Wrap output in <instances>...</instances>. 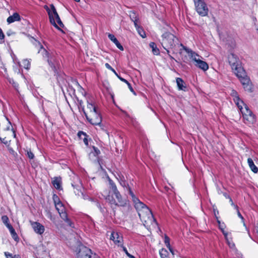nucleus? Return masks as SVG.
<instances>
[{"label":"nucleus","instance_id":"1","mask_svg":"<svg viewBox=\"0 0 258 258\" xmlns=\"http://www.w3.org/2000/svg\"><path fill=\"white\" fill-rule=\"evenodd\" d=\"M138 215L144 225L147 228L150 227L151 225L153 227H155L157 225V223L154 218L151 210L148 207L145 208L143 211L139 212Z\"/></svg>","mask_w":258,"mask_h":258},{"label":"nucleus","instance_id":"2","mask_svg":"<svg viewBox=\"0 0 258 258\" xmlns=\"http://www.w3.org/2000/svg\"><path fill=\"white\" fill-rule=\"evenodd\" d=\"M161 44L167 53H169L168 48H173L177 43L178 39L172 34L165 32L162 35Z\"/></svg>","mask_w":258,"mask_h":258},{"label":"nucleus","instance_id":"3","mask_svg":"<svg viewBox=\"0 0 258 258\" xmlns=\"http://www.w3.org/2000/svg\"><path fill=\"white\" fill-rule=\"evenodd\" d=\"M47 11L49 15L50 23L58 30H61V28L64 27L57 12L53 5L50 6V9H47Z\"/></svg>","mask_w":258,"mask_h":258},{"label":"nucleus","instance_id":"4","mask_svg":"<svg viewBox=\"0 0 258 258\" xmlns=\"http://www.w3.org/2000/svg\"><path fill=\"white\" fill-rule=\"evenodd\" d=\"M240 110L244 122L247 125H252L256 122V117L252 112L249 109L248 107L244 103L238 107Z\"/></svg>","mask_w":258,"mask_h":258},{"label":"nucleus","instance_id":"5","mask_svg":"<svg viewBox=\"0 0 258 258\" xmlns=\"http://www.w3.org/2000/svg\"><path fill=\"white\" fill-rule=\"evenodd\" d=\"M240 71L236 72L235 75L239 78L245 90L252 91V87L250 79L247 77L243 69L240 68Z\"/></svg>","mask_w":258,"mask_h":258},{"label":"nucleus","instance_id":"6","mask_svg":"<svg viewBox=\"0 0 258 258\" xmlns=\"http://www.w3.org/2000/svg\"><path fill=\"white\" fill-rule=\"evenodd\" d=\"M114 195L116 199V201L109 195L105 198L106 201L110 204L111 208L114 209L117 206H124L126 203L122 200V196L119 191L115 193Z\"/></svg>","mask_w":258,"mask_h":258},{"label":"nucleus","instance_id":"7","mask_svg":"<svg viewBox=\"0 0 258 258\" xmlns=\"http://www.w3.org/2000/svg\"><path fill=\"white\" fill-rule=\"evenodd\" d=\"M36 41V45L40 47V49L38 50V53H41L44 57L47 58V61L50 65V66L52 68L54 72L56 71V64L57 62L55 61V59L52 57H49L48 52L46 50V49L43 48V46L40 44L39 42H37L35 39H34Z\"/></svg>","mask_w":258,"mask_h":258},{"label":"nucleus","instance_id":"8","mask_svg":"<svg viewBox=\"0 0 258 258\" xmlns=\"http://www.w3.org/2000/svg\"><path fill=\"white\" fill-rule=\"evenodd\" d=\"M228 58L229 64L234 74L236 73V72L240 71V68L243 69L239 58L233 53L229 54Z\"/></svg>","mask_w":258,"mask_h":258},{"label":"nucleus","instance_id":"9","mask_svg":"<svg viewBox=\"0 0 258 258\" xmlns=\"http://www.w3.org/2000/svg\"><path fill=\"white\" fill-rule=\"evenodd\" d=\"M96 255L90 248L83 245H79V250L77 253V258H95Z\"/></svg>","mask_w":258,"mask_h":258},{"label":"nucleus","instance_id":"10","mask_svg":"<svg viewBox=\"0 0 258 258\" xmlns=\"http://www.w3.org/2000/svg\"><path fill=\"white\" fill-rule=\"evenodd\" d=\"M85 116L88 121L93 125H99L101 123L102 118L98 110L94 112L85 113Z\"/></svg>","mask_w":258,"mask_h":258},{"label":"nucleus","instance_id":"11","mask_svg":"<svg viewBox=\"0 0 258 258\" xmlns=\"http://www.w3.org/2000/svg\"><path fill=\"white\" fill-rule=\"evenodd\" d=\"M195 5L196 11L200 15L205 16L208 14V9L206 4L202 0L196 1Z\"/></svg>","mask_w":258,"mask_h":258},{"label":"nucleus","instance_id":"12","mask_svg":"<svg viewBox=\"0 0 258 258\" xmlns=\"http://www.w3.org/2000/svg\"><path fill=\"white\" fill-rule=\"evenodd\" d=\"M31 226L34 231L37 234H42L44 232V227L40 223L31 222Z\"/></svg>","mask_w":258,"mask_h":258},{"label":"nucleus","instance_id":"13","mask_svg":"<svg viewBox=\"0 0 258 258\" xmlns=\"http://www.w3.org/2000/svg\"><path fill=\"white\" fill-rule=\"evenodd\" d=\"M110 239L113 240L115 244H118V245L122 244V237L117 232H112L111 235Z\"/></svg>","mask_w":258,"mask_h":258},{"label":"nucleus","instance_id":"14","mask_svg":"<svg viewBox=\"0 0 258 258\" xmlns=\"http://www.w3.org/2000/svg\"><path fill=\"white\" fill-rule=\"evenodd\" d=\"M92 149L93 150L91 151L89 154V159L93 161H97L98 159V155L100 154V151L95 146H92Z\"/></svg>","mask_w":258,"mask_h":258},{"label":"nucleus","instance_id":"15","mask_svg":"<svg viewBox=\"0 0 258 258\" xmlns=\"http://www.w3.org/2000/svg\"><path fill=\"white\" fill-rule=\"evenodd\" d=\"M231 95L233 97V100L238 107L241 105H244V103L240 99L238 93L236 91L234 90H232Z\"/></svg>","mask_w":258,"mask_h":258},{"label":"nucleus","instance_id":"16","mask_svg":"<svg viewBox=\"0 0 258 258\" xmlns=\"http://www.w3.org/2000/svg\"><path fill=\"white\" fill-rule=\"evenodd\" d=\"M21 20V17L18 13H15L13 15L9 16L7 19V23L10 24L16 21H20Z\"/></svg>","mask_w":258,"mask_h":258},{"label":"nucleus","instance_id":"17","mask_svg":"<svg viewBox=\"0 0 258 258\" xmlns=\"http://www.w3.org/2000/svg\"><path fill=\"white\" fill-rule=\"evenodd\" d=\"M134 203L135 204V207L137 210L138 214H139V212L143 211L144 208H148L146 205L141 202L139 199H136Z\"/></svg>","mask_w":258,"mask_h":258},{"label":"nucleus","instance_id":"18","mask_svg":"<svg viewBox=\"0 0 258 258\" xmlns=\"http://www.w3.org/2000/svg\"><path fill=\"white\" fill-rule=\"evenodd\" d=\"M98 110L94 103H92L87 101V111H85L83 109V111L85 115V113H90V112H94Z\"/></svg>","mask_w":258,"mask_h":258},{"label":"nucleus","instance_id":"19","mask_svg":"<svg viewBox=\"0 0 258 258\" xmlns=\"http://www.w3.org/2000/svg\"><path fill=\"white\" fill-rule=\"evenodd\" d=\"M60 217L62 219H63L66 223L69 225L70 227H72L73 223L68 218L67 214L66 213L65 210L64 211L60 212L58 213Z\"/></svg>","mask_w":258,"mask_h":258},{"label":"nucleus","instance_id":"20","mask_svg":"<svg viewBox=\"0 0 258 258\" xmlns=\"http://www.w3.org/2000/svg\"><path fill=\"white\" fill-rule=\"evenodd\" d=\"M195 66L202 70L205 71L209 69V66L207 63L202 59L199 60L198 62L195 63Z\"/></svg>","mask_w":258,"mask_h":258},{"label":"nucleus","instance_id":"21","mask_svg":"<svg viewBox=\"0 0 258 258\" xmlns=\"http://www.w3.org/2000/svg\"><path fill=\"white\" fill-rule=\"evenodd\" d=\"M108 37L116 45V47L118 49H119L120 50H123L122 46L120 44L114 35L113 34H109L108 35Z\"/></svg>","mask_w":258,"mask_h":258},{"label":"nucleus","instance_id":"22","mask_svg":"<svg viewBox=\"0 0 258 258\" xmlns=\"http://www.w3.org/2000/svg\"><path fill=\"white\" fill-rule=\"evenodd\" d=\"M178 89L179 90L185 91L186 87L183 80L180 78H176V80Z\"/></svg>","mask_w":258,"mask_h":258},{"label":"nucleus","instance_id":"23","mask_svg":"<svg viewBox=\"0 0 258 258\" xmlns=\"http://www.w3.org/2000/svg\"><path fill=\"white\" fill-rule=\"evenodd\" d=\"M78 136L80 139H82L84 144L88 146V140L87 139V135L83 132V131H79L78 133Z\"/></svg>","mask_w":258,"mask_h":258},{"label":"nucleus","instance_id":"24","mask_svg":"<svg viewBox=\"0 0 258 258\" xmlns=\"http://www.w3.org/2000/svg\"><path fill=\"white\" fill-rule=\"evenodd\" d=\"M247 163L251 171H253L254 173H257L258 168L254 165V162L251 158H248Z\"/></svg>","mask_w":258,"mask_h":258},{"label":"nucleus","instance_id":"25","mask_svg":"<svg viewBox=\"0 0 258 258\" xmlns=\"http://www.w3.org/2000/svg\"><path fill=\"white\" fill-rule=\"evenodd\" d=\"M187 52L190 54V57L194 61L195 63H196L199 60L201 59L202 57L195 52L190 50V51H187Z\"/></svg>","mask_w":258,"mask_h":258},{"label":"nucleus","instance_id":"26","mask_svg":"<svg viewBox=\"0 0 258 258\" xmlns=\"http://www.w3.org/2000/svg\"><path fill=\"white\" fill-rule=\"evenodd\" d=\"M52 183L54 187L57 189H59L61 187V178L55 177L52 181Z\"/></svg>","mask_w":258,"mask_h":258},{"label":"nucleus","instance_id":"27","mask_svg":"<svg viewBox=\"0 0 258 258\" xmlns=\"http://www.w3.org/2000/svg\"><path fill=\"white\" fill-rule=\"evenodd\" d=\"M149 46L152 48V51L154 55H157L160 54V50L157 47L156 44L154 42H151Z\"/></svg>","mask_w":258,"mask_h":258},{"label":"nucleus","instance_id":"28","mask_svg":"<svg viewBox=\"0 0 258 258\" xmlns=\"http://www.w3.org/2000/svg\"><path fill=\"white\" fill-rule=\"evenodd\" d=\"M159 253L161 258H170L169 252L165 248H162Z\"/></svg>","mask_w":258,"mask_h":258},{"label":"nucleus","instance_id":"29","mask_svg":"<svg viewBox=\"0 0 258 258\" xmlns=\"http://www.w3.org/2000/svg\"><path fill=\"white\" fill-rule=\"evenodd\" d=\"M8 228L9 229V230L10 231V233H11V234L12 235V236L13 238V239L15 240H17L18 239V235H17L16 232H15V229L13 228L12 226V225H8Z\"/></svg>","mask_w":258,"mask_h":258},{"label":"nucleus","instance_id":"30","mask_svg":"<svg viewBox=\"0 0 258 258\" xmlns=\"http://www.w3.org/2000/svg\"><path fill=\"white\" fill-rule=\"evenodd\" d=\"M109 185H110V188L112 190L113 194L119 191L117 188V187H116L115 184L110 179H109Z\"/></svg>","mask_w":258,"mask_h":258},{"label":"nucleus","instance_id":"31","mask_svg":"<svg viewBox=\"0 0 258 258\" xmlns=\"http://www.w3.org/2000/svg\"><path fill=\"white\" fill-rule=\"evenodd\" d=\"M118 78L122 82H124L125 83V85H127L129 89L130 90V91L131 92H133L134 94H135V92L133 88H132L131 84L126 80L123 79V78L121 77L120 76H118Z\"/></svg>","mask_w":258,"mask_h":258},{"label":"nucleus","instance_id":"32","mask_svg":"<svg viewBox=\"0 0 258 258\" xmlns=\"http://www.w3.org/2000/svg\"><path fill=\"white\" fill-rule=\"evenodd\" d=\"M135 27L136 28V29L137 30L139 34L141 36H142L143 38H144L145 37V33L143 31V30L139 26V25L138 24V23H135Z\"/></svg>","mask_w":258,"mask_h":258},{"label":"nucleus","instance_id":"33","mask_svg":"<svg viewBox=\"0 0 258 258\" xmlns=\"http://www.w3.org/2000/svg\"><path fill=\"white\" fill-rule=\"evenodd\" d=\"M7 120H8V125L6 127V128L5 129V131H12V134L13 135H14V137H15L16 136V134H15V132L14 131V129L12 126V124H11V122L9 120V119L8 118H7Z\"/></svg>","mask_w":258,"mask_h":258},{"label":"nucleus","instance_id":"34","mask_svg":"<svg viewBox=\"0 0 258 258\" xmlns=\"http://www.w3.org/2000/svg\"><path fill=\"white\" fill-rule=\"evenodd\" d=\"M56 210L57 211L58 213H59L62 211H64L65 210V208L62 204V203H57L56 204V206H55Z\"/></svg>","mask_w":258,"mask_h":258},{"label":"nucleus","instance_id":"35","mask_svg":"<svg viewBox=\"0 0 258 258\" xmlns=\"http://www.w3.org/2000/svg\"><path fill=\"white\" fill-rule=\"evenodd\" d=\"M130 17L132 21L134 22V25L135 23H138V19L137 18V15L134 12H131L130 13Z\"/></svg>","mask_w":258,"mask_h":258},{"label":"nucleus","instance_id":"36","mask_svg":"<svg viewBox=\"0 0 258 258\" xmlns=\"http://www.w3.org/2000/svg\"><path fill=\"white\" fill-rule=\"evenodd\" d=\"M2 220L7 228H8V225H11L9 223V220L7 216H3L2 217Z\"/></svg>","mask_w":258,"mask_h":258},{"label":"nucleus","instance_id":"37","mask_svg":"<svg viewBox=\"0 0 258 258\" xmlns=\"http://www.w3.org/2000/svg\"><path fill=\"white\" fill-rule=\"evenodd\" d=\"M128 191L129 194L131 195L133 201L134 202L136 199H138L134 195L133 191L131 190V188L130 187H127L126 189Z\"/></svg>","mask_w":258,"mask_h":258},{"label":"nucleus","instance_id":"38","mask_svg":"<svg viewBox=\"0 0 258 258\" xmlns=\"http://www.w3.org/2000/svg\"><path fill=\"white\" fill-rule=\"evenodd\" d=\"M22 63L23 64L24 67L26 69H29L30 66V62L27 59H24L23 60Z\"/></svg>","mask_w":258,"mask_h":258},{"label":"nucleus","instance_id":"39","mask_svg":"<svg viewBox=\"0 0 258 258\" xmlns=\"http://www.w3.org/2000/svg\"><path fill=\"white\" fill-rule=\"evenodd\" d=\"M105 66L107 69L111 71L117 77L118 76H119L116 72V71L114 70V69H113L109 63H106L105 64Z\"/></svg>","mask_w":258,"mask_h":258},{"label":"nucleus","instance_id":"40","mask_svg":"<svg viewBox=\"0 0 258 258\" xmlns=\"http://www.w3.org/2000/svg\"><path fill=\"white\" fill-rule=\"evenodd\" d=\"M27 155L28 157L30 159H33L34 158V155L30 149L27 150Z\"/></svg>","mask_w":258,"mask_h":258},{"label":"nucleus","instance_id":"41","mask_svg":"<svg viewBox=\"0 0 258 258\" xmlns=\"http://www.w3.org/2000/svg\"><path fill=\"white\" fill-rule=\"evenodd\" d=\"M164 242H165V245H166V246H167L168 248H170V239H169V238L168 236H165Z\"/></svg>","mask_w":258,"mask_h":258},{"label":"nucleus","instance_id":"42","mask_svg":"<svg viewBox=\"0 0 258 258\" xmlns=\"http://www.w3.org/2000/svg\"><path fill=\"white\" fill-rule=\"evenodd\" d=\"M53 201H54V205L55 206H56V204H57V203H61L60 200H59V198L58 197V196H57L56 195H54L53 196Z\"/></svg>","mask_w":258,"mask_h":258},{"label":"nucleus","instance_id":"43","mask_svg":"<svg viewBox=\"0 0 258 258\" xmlns=\"http://www.w3.org/2000/svg\"><path fill=\"white\" fill-rule=\"evenodd\" d=\"M120 184L122 187L126 188V189L127 187H129L128 184L124 180H121L120 181Z\"/></svg>","mask_w":258,"mask_h":258},{"label":"nucleus","instance_id":"44","mask_svg":"<svg viewBox=\"0 0 258 258\" xmlns=\"http://www.w3.org/2000/svg\"><path fill=\"white\" fill-rule=\"evenodd\" d=\"M5 255L6 258H14L13 255L9 252H5Z\"/></svg>","mask_w":258,"mask_h":258},{"label":"nucleus","instance_id":"45","mask_svg":"<svg viewBox=\"0 0 258 258\" xmlns=\"http://www.w3.org/2000/svg\"><path fill=\"white\" fill-rule=\"evenodd\" d=\"M120 246H121V247L122 248V250L125 253V254H126V255L127 256L128 254H129L130 253L128 252L127 250V249L125 247L123 246L122 244L120 245Z\"/></svg>","mask_w":258,"mask_h":258},{"label":"nucleus","instance_id":"46","mask_svg":"<svg viewBox=\"0 0 258 258\" xmlns=\"http://www.w3.org/2000/svg\"><path fill=\"white\" fill-rule=\"evenodd\" d=\"M5 37V35L2 31V30L0 28V39H4Z\"/></svg>","mask_w":258,"mask_h":258},{"label":"nucleus","instance_id":"47","mask_svg":"<svg viewBox=\"0 0 258 258\" xmlns=\"http://www.w3.org/2000/svg\"><path fill=\"white\" fill-rule=\"evenodd\" d=\"M237 215L241 219L242 222H244V218L243 217V216L241 215V214H240L239 211H238L237 212ZM244 224V223H243Z\"/></svg>","mask_w":258,"mask_h":258},{"label":"nucleus","instance_id":"48","mask_svg":"<svg viewBox=\"0 0 258 258\" xmlns=\"http://www.w3.org/2000/svg\"><path fill=\"white\" fill-rule=\"evenodd\" d=\"M218 223H219V228L221 230H223V229H224L225 228V225L224 224H221L220 222L219 221H218Z\"/></svg>","mask_w":258,"mask_h":258},{"label":"nucleus","instance_id":"49","mask_svg":"<svg viewBox=\"0 0 258 258\" xmlns=\"http://www.w3.org/2000/svg\"><path fill=\"white\" fill-rule=\"evenodd\" d=\"M168 249L170 250V252L171 253L172 255L173 256L174 255V251L173 250V249L171 247V246L170 247V248H168Z\"/></svg>","mask_w":258,"mask_h":258},{"label":"nucleus","instance_id":"50","mask_svg":"<svg viewBox=\"0 0 258 258\" xmlns=\"http://www.w3.org/2000/svg\"><path fill=\"white\" fill-rule=\"evenodd\" d=\"M0 140L5 144H7L8 143V141L6 140V138H4L3 139H2L1 137H0Z\"/></svg>","mask_w":258,"mask_h":258},{"label":"nucleus","instance_id":"51","mask_svg":"<svg viewBox=\"0 0 258 258\" xmlns=\"http://www.w3.org/2000/svg\"><path fill=\"white\" fill-rule=\"evenodd\" d=\"M228 199H229L230 202L231 203V205L232 206H234V205H235V204L233 203V202L232 200L231 199V198L229 196H228Z\"/></svg>","mask_w":258,"mask_h":258},{"label":"nucleus","instance_id":"52","mask_svg":"<svg viewBox=\"0 0 258 258\" xmlns=\"http://www.w3.org/2000/svg\"><path fill=\"white\" fill-rule=\"evenodd\" d=\"M223 234L224 235L225 237H227V233L224 231V229H223V230H221Z\"/></svg>","mask_w":258,"mask_h":258},{"label":"nucleus","instance_id":"53","mask_svg":"<svg viewBox=\"0 0 258 258\" xmlns=\"http://www.w3.org/2000/svg\"><path fill=\"white\" fill-rule=\"evenodd\" d=\"M223 234L224 235L225 237H227V233L224 231V229H223V230H221Z\"/></svg>","mask_w":258,"mask_h":258},{"label":"nucleus","instance_id":"54","mask_svg":"<svg viewBox=\"0 0 258 258\" xmlns=\"http://www.w3.org/2000/svg\"><path fill=\"white\" fill-rule=\"evenodd\" d=\"M127 256L130 258H136L134 255L131 254L130 253L128 254Z\"/></svg>","mask_w":258,"mask_h":258},{"label":"nucleus","instance_id":"55","mask_svg":"<svg viewBox=\"0 0 258 258\" xmlns=\"http://www.w3.org/2000/svg\"><path fill=\"white\" fill-rule=\"evenodd\" d=\"M234 208H235V209H236V211L237 212L238 211H239L238 210V207L237 205H234Z\"/></svg>","mask_w":258,"mask_h":258},{"label":"nucleus","instance_id":"56","mask_svg":"<svg viewBox=\"0 0 258 258\" xmlns=\"http://www.w3.org/2000/svg\"><path fill=\"white\" fill-rule=\"evenodd\" d=\"M14 258H21L19 255H15Z\"/></svg>","mask_w":258,"mask_h":258},{"label":"nucleus","instance_id":"57","mask_svg":"<svg viewBox=\"0 0 258 258\" xmlns=\"http://www.w3.org/2000/svg\"><path fill=\"white\" fill-rule=\"evenodd\" d=\"M167 53L168 54L169 57H170V59H174L173 57L171 55H170L169 53Z\"/></svg>","mask_w":258,"mask_h":258},{"label":"nucleus","instance_id":"58","mask_svg":"<svg viewBox=\"0 0 258 258\" xmlns=\"http://www.w3.org/2000/svg\"><path fill=\"white\" fill-rule=\"evenodd\" d=\"M77 85L78 86V87L82 90H83V88H82V87L78 84V83H77Z\"/></svg>","mask_w":258,"mask_h":258},{"label":"nucleus","instance_id":"59","mask_svg":"<svg viewBox=\"0 0 258 258\" xmlns=\"http://www.w3.org/2000/svg\"><path fill=\"white\" fill-rule=\"evenodd\" d=\"M74 1L76 2H79L80 1V0H74Z\"/></svg>","mask_w":258,"mask_h":258},{"label":"nucleus","instance_id":"60","mask_svg":"<svg viewBox=\"0 0 258 258\" xmlns=\"http://www.w3.org/2000/svg\"><path fill=\"white\" fill-rule=\"evenodd\" d=\"M225 197H226V198H228V196H229L228 195H225Z\"/></svg>","mask_w":258,"mask_h":258},{"label":"nucleus","instance_id":"61","mask_svg":"<svg viewBox=\"0 0 258 258\" xmlns=\"http://www.w3.org/2000/svg\"><path fill=\"white\" fill-rule=\"evenodd\" d=\"M95 258H100L98 255H96Z\"/></svg>","mask_w":258,"mask_h":258},{"label":"nucleus","instance_id":"62","mask_svg":"<svg viewBox=\"0 0 258 258\" xmlns=\"http://www.w3.org/2000/svg\"><path fill=\"white\" fill-rule=\"evenodd\" d=\"M10 33H7V35H10Z\"/></svg>","mask_w":258,"mask_h":258},{"label":"nucleus","instance_id":"63","mask_svg":"<svg viewBox=\"0 0 258 258\" xmlns=\"http://www.w3.org/2000/svg\"><path fill=\"white\" fill-rule=\"evenodd\" d=\"M10 33H7V35H10Z\"/></svg>","mask_w":258,"mask_h":258},{"label":"nucleus","instance_id":"64","mask_svg":"<svg viewBox=\"0 0 258 258\" xmlns=\"http://www.w3.org/2000/svg\"><path fill=\"white\" fill-rule=\"evenodd\" d=\"M229 246H230V247H232V244H230V245L229 244Z\"/></svg>","mask_w":258,"mask_h":258}]
</instances>
